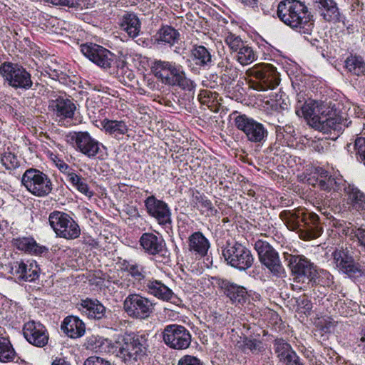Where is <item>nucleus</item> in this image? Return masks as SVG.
I'll use <instances>...</instances> for the list:
<instances>
[{
  "instance_id": "33",
  "label": "nucleus",
  "mask_w": 365,
  "mask_h": 365,
  "mask_svg": "<svg viewBox=\"0 0 365 365\" xmlns=\"http://www.w3.org/2000/svg\"><path fill=\"white\" fill-rule=\"evenodd\" d=\"M323 19L328 22L340 21V13L334 0H314Z\"/></svg>"
},
{
  "instance_id": "17",
  "label": "nucleus",
  "mask_w": 365,
  "mask_h": 365,
  "mask_svg": "<svg viewBox=\"0 0 365 365\" xmlns=\"http://www.w3.org/2000/svg\"><path fill=\"white\" fill-rule=\"evenodd\" d=\"M247 74L258 81L256 89L267 91L273 89L279 83V74L276 68L269 64L255 66L247 70Z\"/></svg>"
},
{
  "instance_id": "8",
  "label": "nucleus",
  "mask_w": 365,
  "mask_h": 365,
  "mask_svg": "<svg viewBox=\"0 0 365 365\" xmlns=\"http://www.w3.org/2000/svg\"><path fill=\"white\" fill-rule=\"evenodd\" d=\"M331 257L335 267L353 280L365 277V265L356 262L347 248H336Z\"/></svg>"
},
{
  "instance_id": "25",
  "label": "nucleus",
  "mask_w": 365,
  "mask_h": 365,
  "mask_svg": "<svg viewBox=\"0 0 365 365\" xmlns=\"http://www.w3.org/2000/svg\"><path fill=\"white\" fill-rule=\"evenodd\" d=\"M210 248L209 240L200 231L191 234L187 239V249L195 259H202Z\"/></svg>"
},
{
  "instance_id": "12",
  "label": "nucleus",
  "mask_w": 365,
  "mask_h": 365,
  "mask_svg": "<svg viewBox=\"0 0 365 365\" xmlns=\"http://www.w3.org/2000/svg\"><path fill=\"white\" fill-rule=\"evenodd\" d=\"M21 183L29 192L37 197H45L53 189L52 182L48 176L35 168H29L24 172Z\"/></svg>"
},
{
  "instance_id": "48",
  "label": "nucleus",
  "mask_w": 365,
  "mask_h": 365,
  "mask_svg": "<svg viewBox=\"0 0 365 365\" xmlns=\"http://www.w3.org/2000/svg\"><path fill=\"white\" fill-rule=\"evenodd\" d=\"M225 43L229 46L232 53H235L238 50L242 47L245 43L241 39L240 36L235 34H230L225 38Z\"/></svg>"
},
{
  "instance_id": "60",
  "label": "nucleus",
  "mask_w": 365,
  "mask_h": 365,
  "mask_svg": "<svg viewBox=\"0 0 365 365\" xmlns=\"http://www.w3.org/2000/svg\"><path fill=\"white\" fill-rule=\"evenodd\" d=\"M120 70L122 71V73H124L125 75H126L127 78L131 81L134 78V74L133 72L128 68L126 66H123Z\"/></svg>"
},
{
  "instance_id": "55",
  "label": "nucleus",
  "mask_w": 365,
  "mask_h": 365,
  "mask_svg": "<svg viewBox=\"0 0 365 365\" xmlns=\"http://www.w3.org/2000/svg\"><path fill=\"white\" fill-rule=\"evenodd\" d=\"M202 201L200 203V206L205 209L204 212H207V215H214L217 213V210L213 207L211 201L205 197L204 199H202Z\"/></svg>"
},
{
  "instance_id": "43",
  "label": "nucleus",
  "mask_w": 365,
  "mask_h": 365,
  "mask_svg": "<svg viewBox=\"0 0 365 365\" xmlns=\"http://www.w3.org/2000/svg\"><path fill=\"white\" fill-rule=\"evenodd\" d=\"M234 58L241 65L247 66L257 60V56L251 46L245 43V45L235 53Z\"/></svg>"
},
{
  "instance_id": "30",
  "label": "nucleus",
  "mask_w": 365,
  "mask_h": 365,
  "mask_svg": "<svg viewBox=\"0 0 365 365\" xmlns=\"http://www.w3.org/2000/svg\"><path fill=\"white\" fill-rule=\"evenodd\" d=\"M78 309L89 318L101 319L106 315V307L97 299L86 298L81 300Z\"/></svg>"
},
{
  "instance_id": "9",
  "label": "nucleus",
  "mask_w": 365,
  "mask_h": 365,
  "mask_svg": "<svg viewBox=\"0 0 365 365\" xmlns=\"http://www.w3.org/2000/svg\"><path fill=\"white\" fill-rule=\"evenodd\" d=\"M0 75L8 85L16 89H30L33 86L31 74L17 63L5 61L0 65Z\"/></svg>"
},
{
  "instance_id": "28",
  "label": "nucleus",
  "mask_w": 365,
  "mask_h": 365,
  "mask_svg": "<svg viewBox=\"0 0 365 365\" xmlns=\"http://www.w3.org/2000/svg\"><path fill=\"white\" fill-rule=\"evenodd\" d=\"M12 245L16 249L34 255H41L48 252V249L38 244L33 237H21L12 240Z\"/></svg>"
},
{
  "instance_id": "35",
  "label": "nucleus",
  "mask_w": 365,
  "mask_h": 365,
  "mask_svg": "<svg viewBox=\"0 0 365 365\" xmlns=\"http://www.w3.org/2000/svg\"><path fill=\"white\" fill-rule=\"evenodd\" d=\"M180 33L170 26H163L154 36L155 41L159 44L174 46L180 38Z\"/></svg>"
},
{
  "instance_id": "59",
  "label": "nucleus",
  "mask_w": 365,
  "mask_h": 365,
  "mask_svg": "<svg viewBox=\"0 0 365 365\" xmlns=\"http://www.w3.org/2000/svg\"><path fill=\"white\" fill-rule=\"evenodd\" d=\"M210 95L211 97H212V93L210 91H203L200 94V101L201 103L202 104H207L208 103V99L210 98Z\"/></svg>"
},
{
  "instance_id": "53",
  "label": "nucleus",
  "mask_w": 365,
  "mask_h": 365,
  "mask_svg": "<svg viewBox=\"0 0 365 365\" xmlns=\"http://www.w3.org/2000/svg\"><path fill=\"white\" fill-rule=\"evenodd\" d=\"M84 365H113L108 360L103 358L91 356L88 357L84 362Z\"/></svg>"
},
{
  "instance_id": "10",
  "label": "nucleus",
  "mask_w": 365,
  "mask_h": 365,
  "mask_svg": "<svg viewBox=\"0 0 365 365\" xmlns=\"http://www.w3.org/2000/svg\"><path fill=\"white\" fill-rule=\"evenodd\" d=\"M222 255L229 265L240 271L247 270L254 262L251 251L237 242L227 243L222 250Z\"/></svg>"
},
{
  "instance_id": "52",
  "label": "nucleus",
  "mask_w": 365,
  "mask_h": 365,
  "mask_svg": "<svg viewBox=\"0 0 365 365\" xmlns=\"http://www.w3.org/2000/svg\"><path fill=\"white\" fill-rule=\"evenodd\" d=\"M178 365H204V364L197 356L187 354L178 360Z\"/></svg>"
},
{
  "instance_id": "15",
  "label": "nucleus",
  "mask_w": 365,
  "mask_h": 365,
  "mask_svg": "<svg viewBox=\"0 0 365 365\" xmlns=\"http://www.w3.org/2000/svg\"><path fill=\"white\" fill-rule=\"evenodd\" d=\"M163 342L175 350H185L190 347L192 335L184 326L172 324L165 327L162 331Z\"/></svg>"
},
{
  "instance_id": "24",
  "label": "nucleus",
  "mask_w": 365,
  "mask_h": 365,
  "mask_svg": "<svg viewBox=\"0 0 365 365\" xmlns=\"http://www.w3.org/2000/svg\"><path fill=\"white\" fill-rule=\"evenodd\" d=\"M48 108L53 112L59 121L72 119L76 110V104L73 101L63 96H58L56 99L50 101Z\"/></svg>"
},
{
  "instance_id": "42",
  "label": "nucleus",
  "mask_w": 365,
  "mask_h": 365,
  "mask_svg": "<svg viewBox=\"0 0 365 365\" xmlns=\"http://www.w3.org/2000/svg\"><path fill=\"white\" fill-rule=\"evenodd\" d=\"M67 180L74 188L86 197L91 198L93 195V192L88 185L86 180L81 175L76 174L75 172H68Z\"/></svg>"
},
{
  "instance_id": "51",
  "label": "nucleus",
  "mask_w": 365,
  "mask_h": 365,
  "mask_svg": "<svg viewBox=\"0 0 365 365\" xmlns=\"http://www.w3.org/2000/svg\"><path fill=\"white\" fill-rule=\"evenodd\" d=\"M354 147L359 160L365 165V138L360 137L356 138Z\"/></svg>"
},
{
  "instance_id": "39",
  "label": "nucleus",
  "mask_w": 365,
  "mask_h": 365,
  "mask_svg": "<svg viewBox=\"0 0 365 365\" xmlns=\"http://www.w3.org/2000/svg\"><path fill=\"white\" fill-rule=\"evenodd\" d=\"M314 178H316L314 186L318 187L321 190L330 191L337 187V181L336 178L329 175L328 172L322 168L317 169Z\"/></svg>"
},
{
  "instance_id": "36",
  "label": "nucleus",
  "mask_w": 365,
  "mask_h": 365,
  "mask_svg": "<svg viewBox=\"0 0 365 365\" xmlns=\"http://www.w3.org/2000/svg\"><path fill=\"white\" fill-rule=\"evenodd\" d=\"M236 343V346L242 352L250 351L253 354H258L265 350L264 343L252 336H243L240 337Z\"/></svg>"
},
{
  "instance_id": "62",
  "label": "nucleus",
  "mask_w": 365,
  "mask_h": 365,
  "mask_svg": "<svg viewBox=\"0 0 365 365\" xmlns=\"http://www.w3.org/2000/svg\"><path fill=\"white\" fill-rule=\"evenodd\" d=\"M361 337L359 339L360 344H359V346H363V349H365V327L361 329Z\"/></svg>"
},
{
  "instance_id": "22",
  "label": "nucleus",
  "mask_w": 365,
  "mask_h": 365,
  "mask_svg": "<svg viewBox=\"0 0 365 365\" xmlns=\"http://www.w3.org/2000/svg\"><path fill=\"white\" fill-rule=\"evenodd\" d=\"M212 284L220 289L232 302L242 304L247 298L246 289L228 279L214 277Z\"/></svg>"
},
{
  "instance_id": "11",
  "label": "nucleus",
  "mask_w": 365,
  "mask_h": 365,
  "mask_svg": "<svg viewBox=\"0 0 365 365\" xmlns=\"http://www.w3.org/2000/svg\"><path fill=\"white\" fill-rule=\"evenodd\" d=\"M48 222L58 237L74 240L81 235V229L78 223L66 212L61 211L51 212Z\"/></svg>"
},
{
  "instance_id": "27",
  "label": "nucleus",
  "mask_w": 365,
  "mask_h": 365,
  "mask_svg": "<svg viewBox=\"0 0 365 365\" xmlns=\"http://www.w3.org/2000/svg\"><path fill=\"white\" fill-rule=\"evenodd\" d=\"M143 289L155 297L165 302L170 301L174 297L171 289L161 281L154 279H147L143 285Z\"/></svg>"
},
{
  "instance_id": "61",
  "label": "nucleus",
  "mask_w": 365,
  "mask_h": 365,
  "mask_svg": "<svg viewBox=\"0 0 365 365\" xmlns=\"http://www.w3.org/2000/svg\"><path fill=\"white\" fill-rule=\"evenodd\" d=\"M51 365H71V364L62 358H56L53 360Z\"/></svg>"
},
{
  "instance_id": "26",
  "label": "nucleus",
  "mask_w": 365,
  "mask_h": 365,
  "mask_svg": "<svg viewBox=\"0 0 365 365\" xmlns=\"http://www.w3.org/2000/svg\"><path fill=\"white\" fill-rule=\"evenodd\" d=\"M190 58L200 69L209 70L214 65V59L211 51L202 45H194L192 47Z\"/></svg>"
},
{
  "instance_id": "63",
  "label": "nucleus",
  "mask_w": 365,
  "mask_h": 365,
  "mask_svg": "<svg viewBox=\"0 0 365 365\" xmlns=\"http://www.w3.org/2000/svg\"><path fill=\"white\" fill-rule=\"evenodd\" d=\"M354 113L356 115L357 118H365V113L363 111L361 108L359 107H354Z\"/></svg>"
},
{
  "instance_id": "34",
  "label": "nucleus",
  "mask_w": 365,
  "mask_h": 365,
  "mask_svg": "<svg viewBox=\"0 0 365 365\" xmlns=\"http://www.w3.org/2000/svg\"><path fill=\"white\" fill-rule=\"evenodd\" d=\"M339 227L342 235L348 237L354 242H356L357 245L365 251V228L356 227L351 223L340 224Z\"/></svg>"
},
{
  "instance_id": "14",
  "label": "nucleus",
  "mask_w": 365,
  "mask_h": 365,
  "mask_svg": "<svg viewBox=\"0 0 365 365\" xmlns=\"http://www.w3.org/2000/svg\"><path fill=\"white\" fill-rule=\"evenodd\" d=\"M155 303L140 294H130L123 302V309L128 317L136 319L148 318L155 310Z\"/></svg>"
},
{
  "instance_id": "3",
  "label": "nucleus",
  "mask_w": 365,
  "mask_h": 365,
  "mask_svg": "<svg viewBox=\"0 0 365 365\" xmlns=\"http://www.w3.org/2000/svg\"><path fill=\"white\" fill-rule=\"evenodd\" d=\"M279 20L291 29L304 34H311L314 29L312 16L304 2L299 0L281 1L277 10Z\"/></svg>"
},
{
  "instance_id": "41",
  "label": "nucleus",
  "mask_w": 365,
  "mask_h": 365,
  "mask_svg": "<svg viewBox=\"0 0 365 365\" xmlns=\"http://www.w3.org/2000/svg\"><path fill=\"white\" fill-rule=\"evenodd\" d=\"M220 70L222 79L227 83H231L238 77V69L235 67L230 60L226 57L217 64Z\"/></svg>"
},
{
  "instance_id": "18",
  "label": "nucleus",
  "mask_w": 365,
  "mask_h": 365,
  "mask_svg": "<svg viewBox=\"0 0 365 365\" xmlns=\"http://www.w3.org/2000/svg\"><path fill=\"white\" fill-rule=\"evenodd\" d=\"M144 205L148 215L158 225L167 227L172 224L171 210L165 202L157 199L155 195H150L144 200Z\"/></svg>"
},
{
  "instance_id": "16",
  "label": "nucleus",
  "mask_w": 365,
  "mask_h": 365,
  "mask_svg": "<svg viewBox=\"0 0 365 365\" xmlns=\"http://www.w3.org/2000/svg\"><path fill=\"white\" fill-rule=\"evenodd\" d=\"M66 141L89 158H94L101 152L103 145L91 136L88 132H70L65 136Z\"/></svg>"
},
{
  "instance_id": "5",
  "label": "nucleus",
  "mask_w": 365,
  "mask_h": 365,
  "mask_svg": "<svg viewBox=\"0 0 365 365\" xmlns=\"http://www.w3.org/2000/svg\"><path fill=\"white\" fill-rule=\"evenodd\" d=\"M148 334H125L117 352V356L127 364L135 365L136 362L142 361L148 356Z\"/></svg>"
},
{
  "instance_id": "13",
  "label": "nucleus",
  "mask_w": 365,
  "mask_h": 365,
  "mask_svg": "<svg viewBox=\"0 0 365 365\" xmlns=\"http://www.w3.org/2000/svg\"><path fill=\"white\" fill-rule=\"evenodd\" d=\"M260 262L277 277H284L285 269L282 264L277 252L267 242L259 240L255 243Z\"/></svg>"
},
{
  "instance_id": "29",
  "label": "nucleus",
  "mask_w": 365,
  "mask_h": 365,
  "mask_svg": "<svg viewBox=\"0 0 365 365\" xmlns=\"http://www.w3.org/2000/svg\"><path fill=\"white\" fill-rule=\"evenodd\" d=\"M344 193L347 197V204L350 207L365 215V193L354 185L350 184L344 187Z\"/></svg>"
},
{
  "instance_id": "64",
  "label": "nucleus",
  "mask_w": 365,
  "mask_h": 365,
  "mask_svg": "<svg viewBox=\"0 0 365 365\" xmlns=\"http://www.w3.org/2000/svg\"><path fill=\"white\" fill-rule=\"evenodd\" d=\"M206 196L200 194V192H197L196 195H194V200L196 204L200 205V203L202 201L201 199H204Z\"/></svg>"
},
{
  "instance_id": "2",
  "label": "nucleus",
  "mask_w": 365,
  "mask_h": 365,
  "mask_svg": "<svg viewBox=\"0 0 365 365\" xmlns=\"http://www.w3.org/2000/svg\"><path fill=\"white\" fill-rule=\"evenodd\" d=\"M279 217L289 230L297 232L303 240L317 238L322 233L319 217L313 212L303 209L283 210Z\"/></svg>"
},
{
  "instance_id": "4",
  "label": "nucleus",
  "mask_w": 365,
  "mask_h": 365,
  "mask_svg": "<svg viewBox=\"0 0 365 365\" xmlns=\"http://www.w3.org/2000/svg\"><path fill=\"white\" fill-rule=\"evenodd\" d=\"M151 70L154 76L164 84L178 86L188 91H191L196 86L194 81L186 76L182 67L175 63L155 60Z\"/></svg>"
},
{
  "instance_id": "54",
  "label": "nucleus",
  "mask_w": 365,
  "mask_h": 365,
  "mask_svg": "<svg viewBox=\"0 0 365 365\" xmlns=\"http://www.w3.org/2000/svg\"><path fill=\"white\" fill-rule=\"evenodd\" d=\"M294 130L292 126L286 125L285 126L277 125L275 126V133L277 138H282L284 137V133L290 135H293Z\"/></svg>"
},
{
  "instance_id": "44",
  "label": "nucleus",
  "mask_w": 365,
  "mask_h": 365,
  "mask_svg": "<svg viewBox=\"0 0 365 365\" xmlns=\"http://www.w3.org/2000/svg\"><path fill=\"white\" fill-rule=\"evenodd\" d=\"M16 357V352L10 341L6 337H0V361H13Z\"/></svg>"
},
{
  "instance_id": "6",
  "label": "nucleus",
  "mask_w": 365,
  "mask_h": 365,
  "mask_svg": "<svg viewBox=\"0 0 365 365\" xmlns=\"http://www.w3.org/2000/svg\"><path fill=\"white\" fill-rule=\"evenodd\" d=\"M235 126L245 135L246 140L257 145H262L267 140L268 130L264 124L248 116L240 114L234 119Z\"/></svg>"
},
{
  "instance_id": "40",
  "label": "nucleus",
  "mask_w": 365,
  "mask_h": 365,
  "mask_svg": "<svg viewBox=\"0 0 365 365\" xmlns=\"http://www.w3.org/2000/svg\"><path fill=\"white\" fill-rule=\"evenodd\" d=\"M345 70L354 76H360L365 72V61L362 56L351 53L344 61Z\"/></svg>"
},
{
  "instance_id": "31",
  "label": "nucleus",
  "mask_w": 365,
  "mask_h": 365,
  "mask_svg": "<svg viewBox=\"0 0 365 365\" xmlns=\"http://www.w3.org/2000/svg\"><path fill=\"white\" fill-rule=\"evenodd\" d=\"M61 330L71 338L82 336L86 330L84 323L77 317L68 316L66 317L61 326Z\"/></svg>"
},
{
  "instance_id": "37",
  "label": "nucleus",
  "mask_w": 365,
  "mask_h": 365,
  "mask_svg": "<svg viewBox=\"0 0 365 365\" xmlns=\"http://www.w3.org/2000/svg\"><path fill=\"white\" fill-rule=\"evenodd\" d=\"M120 269L128 273L136 282L142 283L146 282V272L145 267L138 263L124 259L120 262Z\"/></svg>"
},
{
  "instance_id": "45",
  "label": "nucleus",
  "mask_w": 365,
  "mask_h": 365,
  "mask_svg": "<svg viewBox=\"0 0 365 365\" xmlns=\"http://www.w3.org/2000/svg\"><path fill=\"white\" fill-rule=\"evenodd\" d=\"M302 110L304 116L306 118L311 119L313 122V126L315 127L317 119H320L321 117L319 115V110L318 108V103L314 101L305 103L302 106Z\"/></svg>"
},
{
  "instance_id": "47",
  "label": "nucleus",
  "mask_w": 365,
  "mask_h": 365,
  "mask_svg": "<svg viewBox=\"0 0 365 365\" xmlns=\"http://www.w3.org/2000/svg\"><path fill=\"white\" fill-rule=\"evenodd\" d=\"M1 162L6 170H14L20 165L18 157L9 150L2 154Z\"/></svg>"
},
{
  "instance_id": "49",
  "label": "nucleus",
  "mask_w": 365,
  "mask_h": 365,
  "mask_svg": "<svg viewBox=\"0 0 365 365\" xmlns=\"http://www.w3.org/2000/svg\"><path fill=\"white\" fill-rule=\"evenodd\" d=\"M315 205L318 211H319L322 214L329 216L330 215L329 211L328 210V207L330 206L331 200L327 198V196L324 197L322 195L319 197L316 200Z\"/></svg>"
},
{
  "instance_id": "58",
  "label": "nucleus",
  "mask_w": 365,
  "mask_h": 365,
  "mask_svg": "<svg viewBox=\"0 0 365 365\" xmlns=\"http://www.w3.org/2000/svg\"><path fill=\"white\" fill-rule=\"evenodd\" d=\"M244 6L256 10L258 8L259 0H238Z\"/></svg>"
},
{
  "instance_id": "1",
  "label": "nucleus",
  "mask_w": 365,
  "mask_h": 365,
  "mask_svg": "<svg viewBox=\"0 0 365 365\" xmlns=\"http://www.w3.org/2000/svg\"><path fill=\"white\" fill-rule=\"evenodd\" d=\"M283 258L292 274L298 282L308 280L312 286L322 284L329 286L333 282V276L327 270L317 269V266L304 255L298 254L294 250L292 252H284Z\"/></svg>"
},
{
  "instance_id": "7",
  "label": "nucleus",
  "mask_w": 365,
  "mask_h": 365,
  "mask_svg": "<svg viewBox=\"0 0 365 365\" xmlns=\"http://www.w3.org/2000/svg\"><path fill=\"white\" fill-rule=\"evenodd\" d=\"M139 245L144 253L151 256L156 262L168 264L170 262V253L163 236L158 233H143L139 240Z\"/></svg>"
},
{
  "instance_id": "21",
  "label": "nucleus",
  "mask_w": 365,
  "mask_h": 365,
  "mask_svg": "<svg viewBox=\"0 0 365 365\" xmlns=\"http://www.w3.org/2000/svg\"><path fill=\"white\" fill-rule=\"evenodd\" d=\"M23 334L29 344L37 347L45 346L49 339L48 332L45 326L34 320L24 324Z\"/></svg>"
},
{
  "instance_id": "38",
  "label": "nucleus",
  "mask_w": 365,
  "mask_h": 365,
  "mask_svg": "<svg viewBox=\"0 0 365 365\" xmlns=\"http://www.w3.org/2000/svg\"><path fill=\"white\" fill-rule=\"evenodd\" d=\"M101 125L106 133L117 139H120L128 131V127L123 120L104 119Z\"/></svg>"
},
{
  "instance_id": "50",
  "label": "nucleus",
  "mask_w": 365,
  "mask_h": 365,
  "mask_svg": "<svg viewBox=\"0 0 365 365\" xmlns=\"http://www.w3.org/2000/svg\"><path fill=\"white\" fill-rule=\"evenodd\" d=\"M284 365H304L302 359L293 350L280 361Z\"/></svg>"
},
{
  "instance_id": "19",
  "label": "nucleus",
  "mask_w": 365,
  "mask_h": 365,
  "mask_svg": "<svg viewBox=\"0 0 365 365\" xmlns=\"http://www.w3.org/2000/svg\"><path fill=\"white\" fill-rule=\"evenodd\" d=\"M81 51L91 61L103 69L110 68L114 61L115 55L113 53L96 43L82 44Z\"/></svg>"
},
{
  "instance_id": "57",
  "label": "nucleus",
  "mask_w": 365,
  "mask_h": 365,
  "mask_svg": "<svg viewBox=\"0 0 365 365\" xmlns=\"http://www.w3.org/2000/svg\"><path fill=\"white\" fill-rule=\"evenodd\" d=\"M56 165L59 169V170L61 172L66 174L67 176H68V172H72L69 165L61 160H58L56 163Z\"/></svg>"
},
{
  "instance_id": "32",
  "label": "nucleus",
  "mask_w": 365,
  "mask_h": 365,
  "mask_svg": "<svg viewBox=\"0 0 365 365\" xmlns=\"http://www.w3.org/2000/svg\"><path fill=\"white\" fill-rule=\"evenodd\" d=\"M120 27L133 38H136L141 29V22L138 16L133 12L125 13L120 19Z\"/></svg>"
},
{
  "instance_id": "56",
  "label": "nucleus",
  "mask_w": 365,
  "mask_h": 365,
  "mask_svg": "<svg viewBox=\"0 0 365 365\" xmlns=\"http://www.w3.org/2000/svg\"><path fill=\"white\" fill-rule=\"evenodd\" d=\"M298 305L304 309V312L310 311L312 309L311 301L306 297H299L297 300Z\"/></svg>"
},
{
  "instance_id": "46",
  "label": "nucleus",
  "mask_w": 365,
  "mask_h": 365,
  "mask_svg": "<svg viewBox=\"0 0 365 365\" xmlns=\"http://www.w3.org/2000/svg\"><path fill=\"white\" fill-rule=\"evenodd\" d=\"M274 349L279 361L282 358H284L287 354H290L293 351L291 345L283 339H276L274 340Z\"/></svg>"
},
{
  "instance_id": "23",
  "label": "nucleus",
  "mask_w": 365,
  "mask_h": 365,
  "mask_svg": "<svg viewBox=\"0 0 365 365\" xmlns=\"http://www.w3.org/2000/svg\"><path fill=\"white\" fill-rule=\"evenodd\" d=\"M11 274L19 280L35 282L39 277L40 268L36 261H16L11 266Z\"/></svg>"
},
{
  "instance_id": "20",
  "label": "nucleus",
  "mask_w": 365,
  "mask_h": 365,
  "mask_svg": "<svg viewBox=\"0 0 365 365\" xmlns=\"http://www.w3.org/2000/svg\"><path fill=\"white\" fill-rule=\"evenodd\" d=\"M351 123L352 121L347 117L346 113H334L332 115L321 116L320 119H317L314 128L324 133H334V135H339Z\"/></svg>"
}]
</instances>
